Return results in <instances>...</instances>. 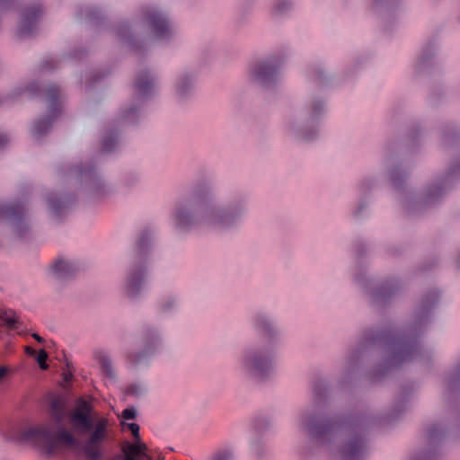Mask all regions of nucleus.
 I'll return each instance as SVG.
<instances>
[{"label":"nucleus","instance_id":"nucleus-1","mask_svg":"<svg viewBox=\"0 0 460 460\" xmlns=\"http://www.w3.org/2000/svg\"><path fill=\"white\" fill-rule=\"evenodd\" d=\"M51 423L28 427L19 432L18 440L29 443L46 451L52 452L58 444L75 446L76 439L65 427L68 418L74 431L81 436L88 434L83 443V450L90 460L102 457V447L107 439L108 420L97 418L93 405L84 399H78L75 407L67 413L65 402L54 398L50 402Z\"/></svg>","mask_w":460,"mask_h":460},{"label":"nucleus","instance_id":"nucleus-2","mask_svg":"<svg viewBox=\"0 0 460 460\" xmlns=\"http://www.w3.org/2000/svg\"><path fill=\"white\" fill-rule=\"evenodd\" d=\"M248 212V199L243 193L221 202L209 181H199L190 195L178 199L171 219L175 229L182 233L194 230L232 231L240 228Z\"/></svg>","mask_w":460,"mask_h":460},{"label":"nucleus","instance_id":"nucleus-3","mask_svg":"<svg viewBox=\"0 0 460 460\" xmlns=\"http://www.w3.org/2000/svg\"><path fill=\"white\" fill-rule=\"evenodd\" d=\"M143 26L147 27L153 39L159 43L171 45L178 40V25L170 9L160 3L140 5L131 18L114 24L111 33L123 46L142 53L149 49V39Z\"/></svg>","mask_w":460,"mask_h":460},{"label":"nucleus","instance_id":"nucleus-4","mask_svg":"<svg viewBox=\"0 0 460 460\" xmlns=\"http://www.w3.org/2000/svg\"><path fill=\"white\" fill-rule=\"evenodd\" d=\"M297 421L301 430L342 459L358 460L365 452L366 443L361 430L341 425L324 406L314 403L303 410Z\"/></svg>","mask_w":460,"mask_h":460},{"label":"nucleus","instance_id":"nucleus-5","mask_svg":"<svg viewBox=\"0 0 460 460\" xmlns=\"http://www.w3.org/2000/svg\"><path fill=\"white\" fill-rule=\"evenodd\" d=\"M251 324L267 341L243 347L239 358V369L246 379L261 384L270 380L275 375L277 347L280 341L281 331L273 317L264 312L253 314Z\"/></svg>","mask_w":460,"mask_h":460},{"label":"nucleus","instance_id":"nucleus-6","mask_svg":"<svg viewBox=\"0 0 460 460\" xmlns=\"http://www.w3.org/2000/svg\"><path fill=\"white\" fill-rule=\"evenodd\" d=\"M351 279L369 305L379 310L394 306L402 289L400 272L389 273L376 283L369 267L360 262L356 264Z\"/></svg>","mask_w":460,"mask_h":460},{"label":"nucleus","instance_id":"nucleus-7","mask_svg":"<svg viewBox=\"0 0 460 460\" xmlns=\"http://www.w3.org/2000/svg\"><path fill=\"white\" fill-rule=\"evenodd\" d=\"M327 110L326 100L321 95H312L303 112L294 115L288 122V133L296 141L308 143L318 137V124Z\"/></svg>","mask_w":460,"mask_h":460},{"label":"nucleus","instance_id":"nucleus-8","mask_svg":"<svg viewBox=\"0 0 460 460\" xmlns=\"http://www.w3.org/2000/svg\"><path fill=\"white\" fill-rule=\"evenodd\" d=\"M379 359L375 368L369 373L374 380L383 378L386 375L400 368L402 364V332L401 328L392 326L382 333Z\"/></svg>","mask_w":460,"mask_h":460},{"label":"nucleus","instance_id":"nucleus-9","mask_svg":"<svg viewBox=\"0 0 460 460\" xmlns=\"http://www.w3.org/2000/svg\"><path fill=\"white\" fill-rule=\"evenodd\" d=\"M286 61L282 52L272 53L250 63L248 66L249 82L261 89L276 87L282 78L281 68Z\"/></svg>","mask_w":460,"mask_h":460},{"label":"nucleus","instance_id":"nucleus-10","mask_svg":"<svg viewBox=\"0 0 460 460\" xmlns=\"http://www.w3.org/2000/svg\"><path fill=\"white\" fill-rule=\"evenodd\" d=\"M69 179L76 184L86 199H101L108 196L111 190L96 165L81 163L70 169Z\"/></svg>","mask_w":460,"mask_h":460},{"label":"nucleus","instance_id":"nucleus-11","mask_svg":"<svg viewBox=\"0 0 460 460\" xmlns=\"http://www.w3.org/2000/svg\"><path fill=\"white\" fill-rule=\"evenodd\" d=\"M383 178L391 196L400 201L402 195V157L400 141H389L385 146Z\"/></svg>","mask_w":460,"mask_h":460},{"label":"nucleus","instance_id":"nucleus-12","mask_svg":"<svg viewBox=\"0 0 460 460\" xmlns=\"http://www.w3.org/2000/svg\"><path fill=\"white\" fill-rule=\"evenodd\" d=\"M162 344V333L156 328H148L145 332L144 346L139 349H130L125 353L126 368L138 374L151 366L152 358L156 354Z\"/></svg>","mask_w":460,"mask_h":460},{"label":"nucleus","instance_id":"nucleus-13","mask_svg":"<svg viewBox=\"0 0 460 460\" xmlns=\"http://www.w3.org/2000/svg\"><path fill=\"white\" fill-rule=\"evenodd\" d=\"M0 219L4 220L13 233L25 239L31 233L28 199L25 196L9 203L0 204Z\"/></svg>","mask_w":460,"mask_h":460},{"label":"nucleus","instance_id":"nucleus-14","mask_svg":"<svg viewBox=\"0 0 460 460\" xmlns=\"http://www.w3.org/2000/svg\"><path fill=\"white\" fill-rule=\"evenodd\" d=\"M44 102L48 108L47 117H40L32 123L30 132L31 137L38 140L47 135L51 128L54 119L61 112L63 93L61 88L56 84H49L44 89Z\"/></svg>","mask_w":460,"mask_h":460},{"label":"nucleus","instance_id":"nucleus-15","mask_svg":"<svg viewBox=\"0 0 460 460\" xmlns=\"http://www.w3.org/2000/svg\"><path fill=\"white\" fill-rule=\"evenodd\" d=\"M147 266L142 259L134 261L128 268L122 285V292L130 301L140 300L146 289Z\"/></svg>","mask_w":460,"mask_h":460},{"label":"nucleus","instance_id":"nucleus-16","mask_svg":"<svg viewBox=\"0 0 460 460\" xmlns=\"http://www.w3.org/2000/svg\"><path fill=\"white\" fill-rule=\"evenodd\" d=\"M42 15L43 10L39 3L20 4L17 8L16 38L22 40L35 36Z\"/></svg>","mask_w":460,"mask_h":460},{"label":"nucleus","instance_id":"nucleus-17","mask_svg":"<svg viewBox=\"0 0 460 460\" xmlns=\"http://www.w3.org/2000/svg\"><path fill=\"white\" fill-rule=\"evenodd\" d=\"M370 341V335L365 333L359 343L346 353L341 367L340 382L341 384H346L355 377L360 367L362 353L367 343Z\"/></svg>","mask_w":460,"mask_h":460},{"label":"nucleus","instance_id":"nucleus-18","mask_svg":"<svg viewBox=\"0 0 460 460\" xmlns=\"http://www.w3.org/2000/svg\"><path fill=\"white\" fill-rule=\"evenodd\" d=\"M158 91V77L150 68L137 72L134 80V97L141 102L153 98Z\"/></svg>","mask_w":460,"mask_h":460},{"label":"nucleus","instance_id":"nucleus-19","mask_svg":"<svg viewBox=\"0 0 460 460\" xmlns=\"http://www.w3.org/2000/svg\"><path fill=\"white\" fill-rule=\"evenodd\" d=\"M79 270V263L69 257L56 258L48 268L49 276L58 283H68L74 279Z\"/></svg>","mask_w":460,"mask_h":460},{"label":"nucleus","instance_id":"nucleus-20","mask_svg":"<svg viewBox=\"0 0 460 460\" xmlns=\"http://www.w3.org/2000/svg\"><path fill=\"white\" fill-rule=\"evenodd\" d=\"M197 74L192 70H182L172 82V92L178 102H187L195 95Z\"/></svg>","mask_w":460,"mask_h":460},{"label":"nucleus","instance_id":"nucleus-21","mask_svg":"<svg viewBox=\"0 0 460 460\" xmlns=\"http://www.w3.org/2000/svg\"><path fill=\"white\" fill-rule=\"evenodd\" d=\"M40 85L36 81H25L13 86L7 93L0 94V106L13 105L25 97H32L39 92Z\"/></svg>","mask_w":460,"mask_h":460},{"label":"nucleus","instance_id":"nucleus-22","mask_svg":"<svg viewBox=\"0 0 460 460\" xmlns=\"http://www.w3.org/2000/svg\"><path fill=\"white\" fill-rule=\"evenodd\" d=\"M450 186L447 177L434 179L424 190L422 199L427 204H432L441 199Z\"/></svg>","mask_w":460,"mask_h":460},{"label":"nucleus","instance_id":"nucleus-23","mask_svg":"<svg viewBox=\"0 0 460 460\" xmlns=\"http://www.w3.org/2000/svg\"><path fill=\"white\" fill-rule=\"evenodd\" d=\"M144 102L133 97L132 101L122 106L118 113V119L128 125L136 124L142 116L141 105Z\"/></svg>","mask_w":460,"mask_h":460},{"label":"nucleus","instance_id":"nucleus-24","mask_svg":"<svg viewBox=\"0 0 460 460\" xmlns=\"http://www.w3.org/2000/svg\"><path fill=\"white\" fill-rule=\"evenodd\" d=\"M101 148L103 152L111 153L118 150L122 144L121 132L115 128H107L101 137Z\"/></svg>","mask_w":460,"mask_h":460},{"label":"nucleus","instance_id":"nucleus-25","mask_svg":"<svg viewBox=\"0 0 460 460\" xmlns=\"http://www.w3.org/2000/svg\"><path fill=\"white\" fill-rule=\"evenodd\" d=\"M94 358L97 360L102 375L110 380L116 382L118 379V374L113 364V360L109 353L103 350H96L94 352Z\"/></svg>","mask_w":460,"mask_h":460},{"label":"nucleus","instance_id":"nucleus-26","mask_svg":"<svg viewBox=\"0 0 460 460\" xmlns=\"http://www.w3.org/2000/svg\"><path fill=\"white\" fill-rule=\"evenodd\" d=\"M76 18L80 22L97 25L102 19V13L98 7L85 4L78 7Z\"/></svg>","mask_w":460,"mask_h":460},{"label":"nucleus","instance_id":"nucleus-27","mask_svg":"<svg viewBox=\"0 0 460 460\" xmlns=\"http://www.w3.org/2000/svg\"><path fill=\"white\" fill-rule=\"evenodd\" d=\"M440 292L438 289L428 291L422 297L419 313L421 316H428L439 304Z\"/></svg>","mask_w":460,"mask_h":460},{"label":"nucleus","instance_id":"nucleus-28","mask_svg":"<svg viewBox=\"0 0 460 460\" xmlns=\"http://www.w3.org/2000/svg\"><path fill=\"white\" fill-rule=\"evenodd\" d=\"M74 199L75 196L71 194L61 197L58 194L51 193L47 197L48 208L51 213L58 215L67 208Z\"/></svg>","mask_w":460,"mask_h":460},{"label":"nucleus","instance_id":"nucleus-29","mask_svg":"<svg viewBox=\"0 0 460 460\" xmlns=\"http://www.w3.org/2000/svg\"><path fill=\"white\" fill-rule=\"evenodd\" d=\"M420 342L416 335H411L407 328L404 332V363L416 358L420 355Z\"/></svg>","mask_w":460,"mask_h":460},{"label":"nucleus","instance_id":"nucleus-30","mask_svg":"<svg viewBox=\"0 0 460 460\" xmlns=\"http://www.w3.org/2000/svg\"><path fill=\"white\" fill-rule=\"evenodd\" d=\"M294 0H273L270 13L275 18H283L291 13Z\"/></svg>","mask_w":460,"mask_h":460},{"label":"nucleus","instance_id":"nucleus-31","mask_svg":"<svg viewBox=\"0 0 460 460\" xmlns=\"http://www.w3.org/2000/svg\"><path fill=\"white\" fill-rule=\"evenodd\" d=\"M127 394L129 396L136 398H142L148 393V386L145 381H135L129 384L127 387Z\"/></svg>","mask_w":460,"mask_h":460},{"label":"nucleus","instance_id":"nucleus-32","mask_svg":"<svg viewBox=\"0 0 460 460\" xmlns=\"http://www.w3.org/2000/svg\"><path fill=\"white\" fill-rule=\"evenodd\" d=\"M402 0H370V6L374 10L392 12L399 7Z\"/></svg>","mask_w":460,"mask_h":460},{"label":"nucleus","instance_id":"nucleus-33","mask_svg":"<svg viewBox=\"0 0 460 460\" xmlns=\"http://www.w3.org/2000/svg\"><path fill=\"white\" fill-rule=\"evenodd\" d=\"M377 179L375 176H366L358 183V190L363 197L367 196L376 188Z\"/></svg>","mask_w":460,"mask_h":460},{"label":"nucleus","instance_id":"nucleus-34","mask_svg":"<svg viewBox=\"0 0 460 460\" xmlns=\"http://www.w3.org/2000/svg\"><path fill=\"white\" fill-rule=\"evenodd\" d=\"M402 412V400L398 397L391 404L386 412V420L388 421H394L399 420Z\"/></svg>","mask_w":460,"mask_h":460},{"label":"nucleus","instance_id":"nucleus-35","mask_svg":"<svg viewBox=\"0 0 460 460\" xmlns=\"http://www.w3.org/2000/svg\"><path fill=\"white\" fill-rule=\"evenodd\" d=\"M146 447L144 443L138 442L137 444H128L123 448L125 456L127 454L132 456H145L148 460H153L152 457L146 455Z\"/></svg>","mask_w":460,"mask_h":460},{"label":"nucleus","instance_id":"nucleus-36","mask_svg":"<svg viewBox=\"0 0 460 460\" xmlns=\"http://www.w3.org/2000/svg\"><path fill=\"white\" fill-rule=\"evenodd\" d=\"M445 433L444 426L439 423L432 424L427 429V437L430 441L442 438Z\"/></svg>","mask_w":460,"mask_h":460},{"label":"nucleus","instance_id":"nucleus-37","mask_svg":"<svg viewBox=\"0 0 460 460\" xmlns=\"http://www.w3.org/2000/svg\"><path fill=\"white\" fill-rule=\"evenodd\" d=\"M1 318L4 322L5 325L10 329H18L22 325L19 318L13 312H4Z\"/></svg>","mask_w":460,"mask_h":460},{"label":"nucleus","instance_id":"nucleus-38","mask_svg":"<svg viewBox=\"0 0 460 460\" xmlns=\"http://www.w3.org/2000/svg\"><path fill=\"white\" fill-rule=\"evenodd\" d=\"M178 305L179 301L176 296H168L161 301L159 309L164 313H167L175 310L178 307Z\"/></svg>","mask_w":460,"mask_h":460},{"label":"nucleus","instance_id":"nucleus-39","mask_svg":"<svg viewBox=\"0 0 460 460\" xmlns=\"http://www.w3.org/2000/svg\"><path fill=\"white\" fill-rule=\"evenodd\" d=\"M368 204L369 202L366 199H361L358 201L352 209V216L355 218H361L365 215Z\"/></svg>","mask_w":460,"mask_h":460},{"label":"nucleus","instance_id":"nucleus-40","mask_svg":"<svg viewBox=\"0 0 460 460\" xmlns=\"http://www.w3.org/2000/svg\"><path fill=\"white\" fill-rule=\"evenodd\" d=\"M251 449L252 453L260 459L262 458V456H264L265 447L260 439L256 438L252 440L251 444Z\"/></svg>","mask_w":460,"mask_h":460},{"label":"nucleus","instance_id":"nucleus-41","mask_svg":"<svg viewBox=\"0 0 460 460\" xmlns=\"http://www.w3.org/2000/svg\"><path fill=\"white\" fill-rule=\"evenodd\" d=\"M152 239L150 236L143 235L139 238L138 247L141 253H145L150 247Z\"/></svg>","mask_w":460,"mask_h":460},{"label":"nucleus","instance_id":"nucleus-42","mask_svg":"<svg viewBox=\"0 0 460 460\" xmlns=\"http://www.w3.org/2000/svg\"><path fill=\"white\" fill-rule=\"evenodd\" d=\"M140 181V176L138 173L136 172H129L127 173L124 179V183L127 186H134L137 183H138Z\"/></svg>","mask_w":460,"mask_h":460},{"label":"nucleus","instance_id":"nucleus-43","mask_svg":"<svg viewBox=\"0 0 460 460\" xmlns=\"http://www.w3.org/2000/svg\"><path fill=\"white\" fill-rule=\"evenodd\" d=\"M385 252L390 257H397L400 255V245H395L393 243H388L385 247Z\"/></svg>","mask_w":460,"mask_h":460},{"label":"nucleus","instance_id":"nucleus-44","mask_svg":"<svg viewBox=\"0 0 460 460\" xmlns=\"http://www.w3.org/2000/svg\"><path fill=\"white\" fill-rule=\"evenodd\" d=\"M211 460H233V453L229 450H223L216 454Z\"/></svg>","mask_w":460,"mask_h":460},{"label":"nucleus","instance_id":"nucleus-45","mask_svg":"<svg viewBox=\"0 0 460 460\" xmlns=\"http://www.w3.org/2000/svg\"><path fill=\"white\" fill-rule=\"evenodd\" d=\"M400 107L398 106L397 108H393L389 111V115H390V123L391 124H394V123H396V122H399L400 120Z\"/></svg>","mask_w":460,"mask_h":460},{"label":"nucleus","instance_id":"nucleus-46","mask_svg":"<svg viewBox=\"0 0 460 460\" xmlns=\"http://www.w3.org/2000/svg\"><path fill=\"white\" fill-rule=\"evenodd\" d=\"M121 417L125 420H134L137 417V411L134 408H127L122 411Z\"/></svg>","mask_w":460,"mask_h":460},{"label":"nucleus","instance_id":"nucleus-47","mask_svg":"<svg viewBox=\"0 0 460 460\" xmlns=\"http://www.w3.org/2000/svg\"><path fill=\"white\" fill-rule=\"evenodd\" d=\"M270 424L271 421L268 417H259L256 420V426L258 429L268 428Z\"/></svg>","mask_w":460,"mask_h":460},{"label":"nucleus","instance_id":"nucleus-48","mask_svg":"<svg viewBox=\"0 0 460 460\" xmlns=\"http://www.w3.org/2000/svg\"><path fill=\"white\" fill-rule=\"evenodd\" d=\"M128 429H130L132 435L136 438H139V426L137 423H129L127 424Z\"/></svg>","mask_w":460,"mask_h":460},{"label":"nucleus","instance_id":"nucleus-49","mask_svg":"<svg viewBox=\"0 0 460 460\" xmlns=\"http://www.w3.org/2000/svg\"><path fill=\"white\" fill-rule=\"evenodd\" d=\"M10 137L4 134L0 133V150L4 148L10 143Z\"/></svg>","mask_w":460,"mask_h":460},{"label":"nucleus","instance_id":"nucleus-50","mask_svg":"<svg viewBox=\"0 0 460 460\" xmlns=\"http://www.w3.org/2000/svg\"><path fill=\"white\" fill-rule=\"evenodd\" d=\"M47 359H48L47 352L44 349L40 350L38 358H37V361L39 363H42V362H45Z\"/></svg>","mask_w":460,"mask_h":460},{"label":"nucleus","instance_id":"nucleus-51","mask_svg":"<svg viewBox=\"0 0 460 460\" xmlns=\"http://www.w3.org/2000/svg\"><path fill=\"white\" fill-rule=\"evenodd\" d=\"M317 78L321 82H323L326 79V75L323 70H319L317 72Z\"/></svg>","mask_w":460,"mask_h":460},{"label":"nucleus","instance_id":"nucleus-52","mask_svg":"<svg viewBox=\"0 0 460 460\" xmlns=\"http://www.w3.org/2000/svg\"><path fill=\"white\" fill-rule=\"evenodd\" d=\"M31 336L40 343H43L45 341V340L42 337H40L38 333H32Z\"/></svg>","mask_w":460,"mask_h":460},{"label":"nucleus","instance_id":"nucleus-53","mask_svg":"<svg viewBox=\"0 0 460 460\" xmlns=\"http://www.w3.org/2000/svg\"><path fill=\"white\" fill-rule=\"evenodd\" d=\"M39 364H40V367L41 369L45 370V369H47V368H48V365H47L46 361H45V362H42V363H39Z\"/></svg>","mask_w":460,"mask_h":460},{"label":"nucleus","instance_id":"nucleus-54","mask_svg":"<svg viewBox=\"0 0 460 460\" xmlns=\"http://www.w3.org/2000/svg\"><path fill=\"white\" fill-rule=\"evenodd\" d=\"M5 373H6L5 369L0 368V379H2L4 377Z\"/></svg>","mask_w":460,"mask_h":460},{"label":"nucleus","instance_id":"nucleus-55","mask_svg":"<svg viewBox=\"0 0 460 460\" xmlns=\"http://www.w3.org/2000/svg\"><path fill=\"white\" fill-rule=\"evenodd\" d=\"M27 351H28L30 354H31V355H33V354L35 353V350H34V349H31V348H28V349H27Z\"/></svg>","mask_w":460,"mask_h":460},{"label":"nucleus","instance_id":"nucleus-56","mask_svg":"<svg viewBox=\"0 0 460 460\" xmlns=\"http://www.w3.org/2000/svg\"><path fill=\"white\" fill-rule=\"evenodd\" d=\"M456 374H460V366L456 369Z\"/></svg>","mask_w":460,"mask_h":460},{"label":"nucleus","instance_id":"nucleus-57","mask_svg":"<svg viewBox=\"0 0 460 460\" xmlns=\"http://www.w3.org/2000/svg\"><path fill=\"white\" fill-rule=\"evenodd\" d=\"M247 3H251L252 2L253 0H245Z\"/></svg>","mask_w":460,"mask_h":460}]
</instances>
